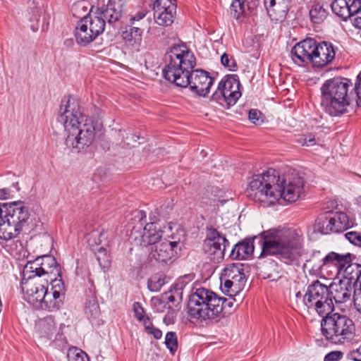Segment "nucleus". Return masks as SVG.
<instances>
[{
    "mask_svg": "<svg viewBox=\"0 0 361 361\" xmlns=\"http://www.w3.org/2000/svg\"><path fill=\"white\" fill-rule=\"evenodd\" d=\"M262 252L259 257L258 269L263 279L276 281L280 278L278 263L269 258L276 256L286 264L297 260L302 255V239L293 228H272L259 235Z\"/></svg>",
    "mask_w": 361,
    "mask_h": 361,
    "instance_id": "1",
    "label": "nucleus"
},
{
    "mask_svg": "<svg viewBox=\"0 0 361 361\" xmlns=\"http://www.w3.org/2000/svg\"><path fill=\"white\" fill-rule=\"evenodd\" d=\"M164 78L176 86L187 87L201 97L209 92L214 78L202 69L193 70L196 58L185 44L172 46L164 55Z\"/></svg>",
    "mask_w": 361,
    "mask_h": 361,
    "instance_id": "2",
    "label": "nucleus"
},
{
    "mask_svg": "<svg viewBox=\"0 0 361 361\" xmlns=\"http://www.w3.org/2000/svg\"><path fill=\"white\" fill-rule=\"evenodd\" d=\"M57 120L68 132L65 141L67 147L80 152L92 144L95 137L94 122L83 115L77 99L68 96L61 101Z\"/></svg>",
    "mask_w": 361,
    "mask_h": 361,
    "instance_id": "3",
    "label": "nucleus"
},
{
    "mask_svg": "<svg viewBox=\"0 0 361 361\" xmlns=\"http://www.w3.org/2000/svg\"><path fill=\"white\" fill-rule=\"evenodd\" d=\"M336 51L330 42H317L313 38L303 39L292 47L290 57L299 66L322 68L330 64L335 59Z\"/></svg>",
    "mask_w": 361,
    "mask_h": 361,
    "instance_id": "4",
    "label": "nucleus"
},
{
    "mask_svg": "<svg viewBox=\"0 0 361 361\" xmlns=\"http://www.w3.org/2000/svg\"><path fill=\"white\" fill-rule=\"evenodd\" d=\"M350 82L345 78H334L326 80L321 87V105L331 116H340L348 112L352 103L348 94Z\"/></svg>",
    "mask_w": 361,
    "mask_h": 361,
    "instance_id": "5",
    "label": "nucleus"
},
{
    "mask_svg": "<svg viewBox=\"0 0 361 361\" xmlns=\"http://www.w3.org/2000/svg\"><path fill=\"white\" fill-rule=\"evenodd\" d=\"M220 296L212 290L201 287L196 288L190 296L187 312L193 323H213L216 321L215 312L219 311Z\"/></svg>",
    "mask_w": 361,
    "mask_h": 361,
    "instance_id": "6",
    "label": "nucleus"
},
{
    "mask_svg": "<svg viewBox=\"0 0 361 361\" xmlns=\"http://www.w3.org/2000/svg\"><path fill=\"white\" fill-rule=\"evenodd\" d=\"M278 181H280L279 172L272 168L262 174H255L246 189V195L264 207L274 205L280 199L279 190L276 187Z\"/></svg>",
    "mask_w": 361,
    "mask_h": 361,
    "instance_id": "7",
    "label": "nucleus"
},
{
    "mask_svg": "<svg viewBox=\"0 0 361 361\" xmlns=\"http://www.w3.org/2000/svg\"><path fill=\"white\" fill-rule=\"evenodd\" d=\"M322 317V334L331 343L344 344L355 337V325L346 315L331 312L325 314Z\"/></svg>",
    "mask_w": 361,
    "mask_h": 361,
    "instance_id": "8",
    "label": "nucleus"
},
{
    "mask_svg": "<svg viewBox=\"0 0 361 361\" xmlns=\"http://www.w3.org/2000/svg\"><path fill=\"white\" fill-rule=\"evenodd\" d=\"M302 302L308 312H315L321 317L331 313L334 308L329 288L319 280L307 286Z\"/></svg>",
    "mask_w": 361,
    "mask_h": 361,
    "instance_id": "9",
    "label": "nucleus"
},
{
    "mask_svg": "<svg viewBox=\"0 0 361 361\" xmlns=\"http://www.w3.org/2000/svg\"><path fill=\"white\" fill-rule=\"evenodd\" d=\"M240 86L237 75H226L219 82L216 90L212 95L211 100L228 109L241 97Z\"/></svg>",
    "mask_w": 361,
    "mask_h": 361,
    "instance_id": "10",
    "label": "nucleus"
},
{
    "mask_svg": "<svg viewBox=\"0 0 361 361\" xmlns=\"http://www.w3.org/2000/svg\"><path fill=\"white\" fill-rule=\"evenodd\" d=\"M241 263L227 264L221 276V288L229 296L240 292L245 284L246 278Z\"/></svg>",
    "mask_w": 361,
    "mask_h": 361,
    "instance_id": "11",
    "label": "nucleus"
},
{
    "mask_svg": "<svg viewBox=\"0 0 361 361\" xmlns=\"http://www.w3.org/2000/svg\"><path fill=\"white\" fill-rule=\"evenodd\" d=\"M28 274L38 278L47 275L50 281L53 279L52 276L62 279L61 267L55 257L51 255H43L34 261L28 262L24 267L23 275L26 276Z\"/></svg>",
    "mask_w": 361,
    "mask_h": 361,
    "instance_id": "12",
    "label": "nucleus"
},
{
    "mask_svg": "<svg viewBox=\"0 0 361 361\" xmlns=\"http://www.w3.org/2000/svg\"><path fill=\"white\" fill-rule=\"evenodd\" d=\"M305 180L298 173L293 172L283 176L276 184V190H279L280 198L288 202H295L303 193Z\"/></svg>",
    "mask_w": 361,
    "mask_h": 361,
    "instance_id": "13",
    "label": "nucleus"
},
{
    "mask_svg": "<svg viewBox=\"0 0 361 361\" xmlns=\"http://www.w3.org/2000/svg\"><path fill=\"white\" fill-rule=\"evenodd\" d=\"M331 266L335 267L337 274L341 273L342 271L343 272L353 271L351 269L353 267H357L356 273L360 274L361 271V264L352 263V255L350 253L341 255L335 252H329L317 264H313L312 269L316 271H322Z\"/></svg>",
    "mask_w": 361,
    "mask_h": 361,
    "instance_id": "14",
    "label": "nucleus"
},
{
    "mask_svg": "<svg viewBox=\"0 0 361 361\" xmlns=\"http://www.w3.org/2000/svg\"><path fill=\"white\" fill-rule=\"evenodd\" d=\"M331 266L335 267L337 274L341 273L342 271L343 272L353 271L351 269L353 267H357L356 273L360 274L361 271V264L352 263V255L350 253L341 255L335 252H329L317 264H313L312 269L316 271H322Z\"/></svg>",
    "mask_w": 361,
    "mask_h": 361,
    "instance_id": "15",
    "label": "nucleus"
},
{
    "mask_svg": "<svg viewBox=\"0 0 361 361\" xmlns=\"http://www.w3.org/2000/svg\"><path fill=\"white\" fill-rule=\"evenodd\" d=\"M48 281H44L38 277L32 276L30 274L23 276L21 281V289L24 294V298L33 305H39L44 297V292L48 288Z\"/></svg>",
    "mask_w": 361,
    "mask_h": 361,
    "instance_id": "16",
    "label": "nucleus"
},
{
    "mask_svg": "<svg viewBox=\"0 0 361 361\" xmlns=\"http://www.w3.org/2000/svg\"><path fill=\"white\" fill-rule=\"evenodd\" d=\"M229 241L221 233L212 226L207 227V237L204 241L203 248L205 253L213 256V260L224 259L226 247Z\"/></svg>",
    "mask_w": 361,
    "mask_h": 361,
    "instance_id": "17",
    "label": "nucleus"
},
{
    "mask_svg": "<svg viewBox=\"0 0 361 361\" xmlns=\"http://www.w3.org/2000/svg\"><path fill=\"white\" fill-rule=\"evenodd\" d=\"M51 291H48V288L44 292V297L40 301L39 306L44 310L49 311H56L60 309L63 305L66 288L62 279H51Z\"/></svg>",
    "mask_w": 361,
    "mask_h": 361,
    "instance_id": "18",
    "label": "nucleus"
},
{
    "mask_svg": "<svg viewBox=\"0 0 361 361\" xmlns=\"http://www.w3.org/2000/svg\"><path fill=\"white\" fill-rule=\"evenodd\" d=\"M4 218L9 224L15 226L16 231H22L23 227L27 224L30 216L28 208L23 202H12L2 204Z\"/></svg>",
    "mask_w": 361,
    "mask_h": 361,
    "instance_id": "19",
    "label": "nucleus"
},
{
    "mask_svg": "<svg viewBox=\"0 0 361 361\" xmlns=\"http://www.w3.org/2000/svg\"><path fill=\"white\" fill-rule=\"evenodd\" d=\"M176 0H154L152 6L154 22L159 26H171L176 18Z\"/></svg>",
    "mask_w": 361,
    "mask_h": 361,
    "instance_id": "20",
    "label": "nucleus"
},
{
    "mask_svg": "<svg viewBox=\"0 0 361 361\" xmlns=\"http://www.w3.org/2000/svg\"><path fill=\"white\" fill-rule=\"evenodd\" d=\"M178 246V242L165 239L153 246L150 255L159 262L167 263L177 255Z\"/></svg>",
    "mask_w": 361,
    "mask_h": 361,
    "instance_id": "21",
    "label": "nucleus"
},
{
    "mask_svg": "<svg viewBox=\"0 0 361 361\" xmlns=\"http://www.w3.org/2000/svg\"><path fill=\"white\" fill-rule=\"evenodd\" d=\"M259 4V0H233L231 5V13L236 20L255 15Z\"/></svg>",
    "mask_w": 361,
    "mask_h": 361,
    "instance_id": "22",
    "label": "nucleus"
},
{
    "mask_svg": "<svg viewBox=\"0 0 361 361\" xmlns=\"http://www.w3.org/2000/svg\"><path fill=\"white\" fill-rule=\"evenodd\" d=\"M291 0H264L267 13L272 20H282L289 11Z\"/></svg>",
    "mask_w": 361,
    "mask_h": 361,
    "instance_id": "23",
    "label": "nucleus"
},
{
    "mask_svg": "<svg viewBox=\"0 0 361 361\" xmlns=\"http://www.w3.org/2000/svg\"><path fill=\"white\" fill-rule=\"evenodd\" d=\"M123 7L121 2H114L109 0L106 5L97 8V11L104 18L109 25H114L118 22L122 16Z\"/></svg>",
    "mask_w": 361,
    "mask_h": 361,
    "instance_id": "24",
    "label": "nucleus"
},
{
    "mask_svg": "<svg viewBox=\"0 0 361 361\" xmlns=\"http://www.w3.org/2000/svg\"><path fill=\"white\" fill-rule=\"evenodd\" d=\"M355 292H357V290L355 288L354 283L350 281H342L338 286H336L334 293L331 292V299H334L336 303H343L350 300Z\"/></svg>",
    "mask_w": 361,
    "mask_h": 361,
    "instance_id": "25",
    "label": "nucleus"
},
{
    "mask_svg": "<svg viewBox=\"0 0 361 361\" xmlns=\"http://www.w3.org/2000/svg\"><path fill=\"white\" fill-rule=\"evenodd\" d=\"M82 20H87V26L89 30H90L89 37H87L85 34L83 35L85 39V37H88V40H90L91 39H96L104 31L106 25L105 20L100 14L98 13L97 11H96L94 15L85 16Z\"/></svg>",
    "mask_w": 361,
    "mask_h": 361,
    "instance_id": "26",
    "label": "nucleus"
},
{
    "mask_svg": "<svg viewBox=\"0 0 361 361\" xmlns=\"http://www.w3.org/2000/svg\"><path fill=\"white\" fill-rule=\"evenodd\" d=\"M162 231L157 228L154 222L146 224L143 228L142 235L140 240V246L157 245L162 238Z\"/></svg>",
    "mask_w": 361,
    "mask_h": 361,
    "instance_id": "27",
    "label": "nucleus"
},
{
    "mask_svg": "<svg viewBox=\"0 0 361 361\" xmlns=\"http://www.w3.org/2000/svg\"><path fill=\"white\" fill-rule=\"evenodd\" d=\"M257 238H245L241 242L238 243L232 249L230 257L232 259H244L253 254L254 245L253 240Z\"/></svg>",
    "mask_w": 361,
    "mask_h": 361,
    "instance_id": "28",
    "label": "nucleus"
},
{
    "mask_svg": "<svg viewBox=\"0 0 361 361\" xmlns=\"http://www.w3.org/2000/svg\"><path fill=\"white\" fill-rule=\"evenodd\" d=\"M333 212L328 211L320 214L316 221L314 226V231L322 234H329L330 233H336V228L334 227L333 219Z\"/></svg>",
    "mask_w": 361,
    "mask_h": 361,
    "instance_id": "29",
    "label": "nucleus"
},
{
    "mask_svg": "<svg viewBox=\"0 0 361 361\" xmlns=\"http://www.w3.org/2000/svg\"><path fill=\"white\" fill-rule=\"evenodd\" d=\"M57 327L54 317L47 316L36 324V331L39 337L51 339L56 333Z\"/></svg>",
    "mask_w": 361,
    "mask_h": 361,
    "instance_id": "30",
    "label": "nucleus"
},
{
    "mask_svg": "<svg viewBox=\"0 0 361 361\" xmlns=\"http://www.w3.org/2000/svg\"><path fill=\"white\" fill-rule=\"evenodd\" d=\"M140 25L137 23V26L127 27L121 34L123 39L132 47H139L141 44L143 29L139 27Z\"/></svg>",
    "mask_w": 361,
    "mask_h": 361,
    "instance_id": "31",
    "label": "nucleus"
},
{
    "mask_svg": "<svg viewBox=\"0 0 361 361\" xmlns=\"http://www.w3.org/2000/svg\"><path fill=\"white\" fill-rule=\"evenodd\" d=\"M85 313L93 324L100 325L103 324L100 318L101 311L97 298L92 295L86 301Z\"/></svg>",
    "mask_w": 361,
    "mask_h": 361,
    "instance_id": "32",
    "label": "nucleus"
},
{
    "mask_svg": "<svg viewBox=\"0 0 361 361\" xmlns=\"http://www.w3.org/2000/svg\"><path fill=\"white\" fill-rule=\"evenodd\" d=\"M348 0H334L331 6L332 11L343 20H347L354 16L353 9Z\"/></svg>",
    "mask_w": 361,
    "mask_h": 361,
    "instance_id": "33",
    "label": "nucleus"
},
{
    "mask_svg": "<svg viewBox=\"0 0 361 361\" xmlns=\"http://www.w3.org/2000/svg\"><path fill=\"white\" fill-rule=\"evenodd\" d=\"M85 34L87 37H89L90 34V30H89L87 20L81 19L78 22V25L75 31V37L76 42L78 44L81 46H86L95 39H91L90 40H88V37H85V39L83 36Z\"/></svg>",
    "mask_w": 361,
    "mask_h": 361,
    "instance_id": "34",
    "label": "nucleus"
},
{
    "mask_svg": "<svg viewBox=\"0 0 361 361\" xmlns=\"http://www.w3.org/2000/svg\"><path fill=\"white\" fill-rule=\"evenodd\" d=\"M134 218L137 219L140 222V225L138 226H133L131 233L130 234L129 239L132 243H134L137 245H140V243H141L140 238L142 235V232L140 231L143 226L142 221L146 219V212L143 210H136L133 212Z\"/></svg>",
    "mask_w": 361,
    "mask_h": 361,
    "instance_id": "35",
    "label": "nucleus"
},
{
    "mask_svg": "<svg viewBox=\"0 0 361 361\" xmlns=\"http://www.w3.org/2000/svg\"><path fill=\"white\" fill-rule=\"evenodd\" d=\"M233 295L230 296L231 298L226 299L223 297H220V304L219 305V311L217 314L215 313L216 321L218 322L221 318L226 317L230 314L233 310V303L235 301Z\"/></svg>",
    "mask_w": 361,
    "mask_h": 361,
    "instance_id": "36",
    "label": "nucleus"
},
{
    "mask_svg": "<svg viewBox=\"0 0 361 361\" xmlns=\"http://www.w3.org/2000/svg\"><path fill=\"white\" fill-rule=\"evenodd\" d=\"M333 219L334 227L336 228V233L342 232L347 230L348 228L353 226V222L350 221L348 215L344 212H334Z\"/></svg>",
    "mask_w": 361,
    "mask_h": 361,
    "instance_id": "37",
    "label": "nucleus"
},
{
    "mask_svg": "<svg viewBox=\"0 0 361 361\" xmlns=\"http://www.w3.org/2000/svg\"><path fill=\"white\" fill-rule=\"evenodd\" d=\"M21 231H16L15 226L9 224L8 222L6 224L3 219L2 222H0V238L4 240H9L20 234Z\"/></svg>",
    "mask_w": 361,
    "mask_h": 361,
    "instance_id": "38",
    "label": "nucleus"
},
{
    "mask_svg": "<svg viewBox=\"0 0 361 361\" xmlns=\"http://www.w3.org/2000/svg\"><path fill=\"white\" fill-rule=\"evenodd\" d=\"M327 16V12L323 6L319 4H314L310 11L311 21L319 24L324 20Z\"/></svg>",
    "mask_w": 361,
    "mask_h": 361,
    "instance_id": "39",
    "label": "nucleus"
},
{
    "mask_svg": "<svg viewBox=\"0 0 361 361\" xmlns=\"http://www.w3.org/2000/svg\"><path fill=\"white\" fill-rule=\"evenodd\" d=\"M68 361H90L87 353L76 347L70 348L67 353Z\"/></svg>",
    "mask_w": 361,
    "mask_h": 361,
    "instance_id": "40",
    "label": "nucleus"
},
{
    "mask_svg": "<svg viewBox=\"0 0 361 361\" xmlns=\"http://www.w3.org/2000/svg\"><path fill=\"white\" fill-rule=\"evenodd\" d=\"M165 344L172 355L178 350V343L176 332L169 331L165 336Z\"/></svg>",
    "mask_w": 361,
    "mask_h": 361,
    "instance_id": "41",
    "label": "nucleus"
},
{
    "mask_svg": "<svg viewBox=\"0 0 361 361\" xmlns=\"http://www.w3.org/2000/svg\"><path fill=\"white\" fill-rule=\"evenodd\" d=\"M221 62L230 71H236L238 70L237 62L231 54L224 53L221 56Z\"/></svg>",
    "mask_w": 361,
    "mask_h": 361,
    "instance_id": "42",
    "label": "nucleus"
},
{
    "mask_svg": "<svg viewBox=\"0 0 361 361\" xmlns=\"http://www.w3.org/2000/svg\"><path fill=\"white\" fill-rule=\"evenodd\" d=\"M90 236L91 237H97V239L94 240V243L96 245H109V232L108 231H105L104 229H102L99 233L92 232L90 234Z\"/></svg>",
    "mask_w": 361,
    "mask_h": 361,
    "instance_id": "43",
    "label": "nucleus"
},
{
    "mask_svg": "<svg viewBox=\"0 0 361 361\" xmlns=\"http://www.w3.org/2000/svg\"><path fill=\"white\" fill-rule=\"evenodd\" d=\"M173 204L172 200H166L164 203L155 209V212L160 216L165 218L173 209Z\"/></svg>",
    "mask_w": 361,
    "mask_h": 361,
    "instance_id": "44",
    "label": "nucleus"
},
{
    "mask_svg": "<svg viewBox=\"0 0 361 361\" xmlns=\"http://www.w3.org/2000/svg\"><path fill=\"white\" fill-rule=\"evenodd\" d=\"M296 142L302 147H312L316 145L315 136L312 133L301 135Z\"/></svg>",
    "mask_w": 361,
    "mask_h": 361,
    "instance_id": "45",
    "label": "nucleus"
},
{
    "mask_svg": "<svg viewBox=\"0 0 361 361\" xmlns=\"http://www.w3.org/2000/svg\"><path fill=\"white\" fill-rule=\"evenodd\" d=\"M164 279L160 276H153L148 281V287L152 291H159L164 284Z\"/></svg>",
    "mask_w": 361,
    "mask_h": 361,
    "instance_id": "46",
    "label": "nucleus"
},
{
    "mask_svg": "<svg viewBox=\"0 0 361 361\" xmlns=\"http://www.w3.org/2000/svg\"><path fill=\"white\" fill-rule=\"evenodd\" d=\"M345 238L355 246L361 247V233L357 231H350L345 234Z\"/></svg>",
    "mask_w": 361,
    "mask_h": 361,
    "instance_id": "47",
    "label": "nucleus"
},
{
    "mask_svg": "<svg viewBox=\"0 0 361 361\" xmlns=\"http://www.w3.org/2000/svg\"><path fill=\"white\" fill-rule=\"evenodd\" d=\"M262 116V114L259 110L252 109L249 111L248 118L252 123L255 125H259L263 122Z\"/></svg>",
    "mask_w": 361,
    "mask_h": 361,
    "instance_id": "48",
    "label": "nucleus"
},
{
    "mask_svg": "<svg viewBox=\"0 0 361 361\" xmlns=\"http://www.w3.org/2000/svg\"><path fill=\"white\" fill-rule=\"evenodd\" d=\"M356 94L355 102L357 106L361 107V72L357 77V80L354 87Z\"/></svg>",
    "mask_w": 361,
    "mask_h": 361,
    "instance_id": "49",
    "label": "nucleus"
},
{
    "mask_svg": "<svg viewBox=\"0 0 361 361\" xmlns=\"http://www.w3.org/2000/svg\"><path fill=\"white\" fill-rule=\"evenodd\" d=\"M133 311L135 312V316L137 318V319L139 320H143L144 317L147 316L145 314V312L144 308L142 307V305L138 302H135L133 304Z\"/></svg>",
    "mask_w": 361,
    "mask_h": 361,
    "instance_id": "50",
    "label": "nucleus"
},
{
    "mask_svg": "<svg viewBox=\"0 0 361 361\" xmlns=\"http://www.w3.org/2000/svg\"><path fill=\"white\" fill-rule=\"evenodd\" d=\"M347 357L353 361H361V345L347 354Z\"/></svg>",
    "mask_w": 361,
    "mask_h": 361,
    "instance_id": "51",
    "label": "nucleus"
},
{
    "mask_svg": "<svg viewBox=\"0 0 361 361\" xmlns=\"http://www.w3.org/2000/svg\"><path fill=\"white\" fill-rule=\"evenodd\" d=\"M357 267H353L352 268L351 270H353V271H349V272H344V274L348 277V279L347 281H352V280L354 281V283L357 281H361V271H360V274L359 273H356V270H357Z\"/></svg>",
    "mask_w": 361,
    "mask_h": 361,
    "instance_id": "52",
    "label": "nucleus"
},
{
    "mask_svg": "<svg viewBox=\"0 0 361 361\" xmlns=\"http://www.w3.org/2000/svg\"><path fill=\"white\" fill-rule=\"evenodd\" d=\"M343 355L341 351H332L326 355L324 361H338L342 358Z\"/></svg>",
    "mask_w": 361,
    "mask_h": 361,
    "instance_id": "53",
    "label": "nucleus"
},
{
    "mask_svg": "<svg viewBox=\"0 0 361 361\" xmlns=\"http://www.w3.org/2000/svg\"><path fill=\"white\" fill-rule=\"evenodd\" d=\"M147 15V11L145 10H142L136 13L134 16H133L130 19V23L132 25H135L136 22H139L142 20Z\"/></svg>",
    "mask_w": 361,
    "mask_h": 361,
    "instance_id": "54",
    "label": "nucleus"
},
{
    "mask_svg": "<svg viewBox=\"0 0 361 361\" xmlns=\"http://www.w3.org/2000/svg\"><path fill=\"white\" fill-rule=\"evenodd\" d=\"M182 289L183 283L178 282L176 283L173 286V288L170 290L171 292H173L175 294L178 301H180L182 300Z\"/></svg>",
    "mask_w": 361,
    "mask_h": 361,
    "instance_id": "55",
    "label": "nucleus"
},
{
    "mask_svg": "<svg viewBox=\"0 0 361 361\" xmlns=\"http://www.w3.org/2000/svg\"><path fill=\"white\" fill-rule=\"evenodd\" d=\"M349 5H350L351 8L353 9V12L354 14H357L361 12V0H348Z\"/></svg>",
    "mask_w": 361,
    "mask_h": 361,
    "instance_id": "56",
    "label": "nucleus"
},
{
    "mask_svg": "<svg viewBox=\"0 0 361 361\" xmlns=\"http://www.w3.org/2000/svg\"><path fill=\"white\" fill-rule=\"evenodd\" d=\"M147 334H152L154 338L160 339L162 336V331L157 328L154 326L151 327V329L147 331Z\"/></svg>",
    "mask_w": 361,
    "mask_h": 361,
    "instance_id": "57",
    "label": "nucleus"
},
{
    "mask_svg": "<svg viewBox=\"0 0 361 361\" xmlns=\"http://www.w3.org/2000/svg\"><path fill=\"white\" fill-rule=\"evenodd\" d=\"M164 299L167 301V302H174L176 301H178L176 296L173 292H167L165 293L164 295Z\"/></svg>",
    "mask_w": 361,
    "mask_h": 361,
    "instance_id": "58",
    "label": "nucleus"
},
{
    "mask_svg": "<svg viewBox=\"0 0 361 361\" xmlns=\"http://www.w3.org/2000/svg\"><path fill=\"white\" fill-rule=\"evenodd\" d=\"M140 322H142L143 325L145 326V331L147 332L149 329H151V327L153 326V324L152 322L150 321L149 317L147 315L144 317L143 320H139Z\"/></svg>",
    "mask_w": 361,
    "mask_h": 361,
    "instance_id": "59",
    "label": "nucleus"
},
{
    "mask_svg": "<svg viewBox=\"0 0 361 361\" xmlns=\"http://www.w3.org/2000/svg\"><path fill=\"white\" fill-rule=\"evenodd\" d=\"M11 191L8 188L0 189V200H5L10 197Z\"/></svg>",
    "mask_w": 361,
    "mask_h": 361,
    "instance_id": "60",
    "label": "nucleus"
},
{
    "mask_svg": "<svg viewBox=\"0 0 361 361\" xmlns=\"http://www.w3.org/2000/svg\"><path fill=\"white\" fill-rule=\"evenodd\" d=\"M3 214H4V207L2 206V204L0 203V222L3 221V219H4Z\"/></svg>",
    "mask_w": 361,
    "mask_h": 361,
    "instance_id": "61",
    "label": "nucleus"
},
{
    "mask_svg": "<svg viewBox=\"0 0 361 361\" xmlns=\"http://www.w3.org/2000/svg\"><path fill=\"white\" fill-rule=\"evenodd\" d=\"M355 22L357 23V26L361 27V17L356 18Z\"/></svg>",
    "mask_w": 361,
    "mask_h": 361,
    "instance_id": "62",
    "label": "nucleus"
},
{
    "mask_svg": "<svg viewBox=\"0 0 361 361\" xmlns=\"http://www.w3.org/2000/svg\"><path fill=\"white\" fill-rule=\"evenodd\" d=\"M205 203L206 204H211L212 201L210 199H208L206 202H202L201 204Z\"/></svg>",
    "mask_w": 361,
    "mask_h": 361,
    "instance_id": "63",
    "label": "nucleus"
},
{
    "mask_svg": "<svg viewBox=\"0 0 361 361\" xmlns=\"http://www.w3.org/2000/svg\"><path fill=\"white\" fill-rule=\"evenodd\" d=\"M357 202L359 204H361V196L358 197L357 199Z\"/></svg>",
    "mask_w": 361,
    "mask_h": 361,
    "instance_id": "64",
    "label": "nucleus"
}]
</instances>
